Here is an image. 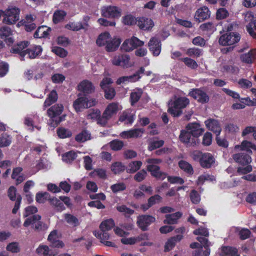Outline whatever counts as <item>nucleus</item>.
Instances as JSON below:
<instances>
[{
    "label": "nucleus",
    "instance_id": "nucleus-43",
    "mask_svg": "<svg viewBox=\"0 0 256 256\" xmlns=\"http://www.w3.org/2000/svg\"><path fill=\"white\" fill-rule=\"evenodd\" d=\"M142 94V89H138L136 91L130 94L131 104L134 106V104L138 101Z\"/></svg>",
    "mask_w": 256,
    "mask_h": 256
},
{
    "label": "nucleus",
    "instance_id": "nucleus-54",
    "mask_svg": "<svg viewBox=\"0 0 256 256\" xmlns=\"http://www.w3.org/2000/svg\"><path fill=\"white\" fill-rule=\"evenodd\" d=\"M162 198L158 194H155L150 196L148 200L149 206H152L155 204H159L162 202Z\"/></svg>",
    "mask_w": 256,
    "mask_h": 256
},
{
    "label": "nucleus",
    "instance_id": "nucleus-28",
    "mask_svg": "<svg viewBox=\"0 0 256 256\" xmlns=\"http://www.w3.org/2000/svg\"><path fill=\"white\" fill-rule=\"evenodd\" d=\"M49 202L50 204L56 210L57 212H62L65 210V206L60 200L57 198L56 197L50 198L49 199Z\"/></svg>",
    "mask_w": 256,
    "mask_h": 256
},
{
    "label": "nucleus",
    "instance_id": "nucleus-4",
    "mask_svg": "<svg viewBox=\"0 0 256 256\" xmlns=\"http://www.w3.org/2000/svg\"><path fill=\"white\" fill-rule=\"evenodd\" d=\"M97 103L95 98L88 99L85 96H80L73 103V106L76 112H80L82 109L88 108L94 106Z\"/></svg>",
    "mask_w": 256,
    "mask_h": 256
},
{
    "label": "nucleus",
    "instance_id": "nucleus-47",
    "mask_svg": "<svg viewBox=\"0 0 256 256\" xmlns=\"http://www.w3.org/2000/svg\"><path fill=\"white\" fill-rule=\"evenodd\" d=\"M110 148L115 151L120 150L124 146V142L122 140H114L109 143Z\"/></svg>",
    "mask_w": 256,
    "mask_h": 256
},
{
    "label": "nucleus",
    "instance_id": "nucleus-51",
    "mask_svg": "<svg viewBox=\"0 0 256 256\" xmlns=\"http://www.w3.org/2000/svg\"><path fill=\"white\" fill-rule=\"evenodd\" d=\"M134 76L130 75L120 77L117 80L116 83L117 84L120 85L121 84H124L126 82H136L134 78Z\"/></svg>",
    "mask_w": 256,
    "mask_h": 256
},
{
    "label": "nucleus",
    "instance_id": "nucleus-35",
    "mask_svg": "<svg viewBox=\"0 0 256 256\" xmlns=\"http://www.w3.org/2000/svg\"><path fill=\"white\" fill-rule=\"evenodd\" d=\"M142 165L141 161H134L130 162L126 170V172L130 174H133L138 170Z\"/></svg>",
    "mask_w": 256,
    "mask_h": 256
},
{
    "label": "nucleus",
    "instance_id": "nucleus-50",
    "mask_svg": "<svg viewBox=\"0 0 256 256\" xmlns=\"http://www.w3.org/2000/svg\"><path fill=\"white\" fill-rule=\"evenodd\" d=\"M181 60L185 64L186 66L192 69H195L198 66L196 62L190 58H182Z\"/></svg>",
    "mask_w": 256,
    "mask_h": 256
},
{
    "label": "nucleus",
    "instance_id": "nucleus-49",
    "mask_svg": "<svg viewBox=\"0 0 256 256\" xmlns=\"http://www.w3.org/2000/svg\"><path fill=\"white\" fill-rule=\"evenodd\" d=\"M116 210L118 212L123 213L126 217L129 216L130 215H132L134 213V210H133L126 207L125 205H122L117 206Z\"/></svg>",
    "mask_w": 256,
    "mask_h": 256
},
{
    "label": "nucleus",
    "instance_id": "nucleus-63",
    "mask_svg": "<svg viewBox=\"0 0 256 256\" xmlns=\"http://www.w3.org/2000/svg\"><path fill=\"white\" fill-rule=\"evenodd\" d=\"M136 20L130 14L126 15L123 18V22L126 25H132L136 24Z\"/></svg>",
    "mask_w": 256,
    "mask_h": 256
},
{
    "label": "nucleus",
    "instance_id": "nucleus-39",
    "mask_svg": "<svg viewBox=\"0 0 256 256\" xmlns=\"http://www.w3.org/2000/svg\"><path fill=\"white\" fill-rule=\"evenodd\" d=\"M66 13L62 10H56L53 15V22L54 24H58L64 19Z\"/></svg>",
    "mask_w": 256,
    "mask_h": 256
},
{
    "label": "nucleus",
    "instance_id": "nucleus-59",
    "mask_svg": "<svg viewBox=\"0 0 256 256\" xmlns=\"http://www.w3.org/2000/svg\"><path fill=\"white\" fill-rule=\"evenodd\" d=\"M113 82V80L110 78L105 77L100 82V86L104 90L108 88L111 87L110 84Z\"/></svg>",
    "mask_w": 256,
    "mask_h": 256
},
{
    "label": "nucleus",
    "instance_id": "nucleus-61",
    "mask_svg": "<svg viewBox=\"0 0 256 256\" xmlns=\"http://www.w3.org/2000/svg\"><path fill=\"white\" fill-rule=\"evenodd\" d=\"M6 250L12 252H20L18 244L16 242L10 243L6 246Z\"/></svg>",
    "mask_w": 256,
    "mask_h": 256
},
{
    "label": "nucleus",
    "instance_id": "nucleus-10",
    "mask_svg": "<svg viewBox=\"0 0 256 256\" xmlns=\"http://www.w3.org/2000/svg\"><path fill=\"white\" fill-rule=\"evenodd\" d=\"M156 218L150 215H141L138 217L137 224L142 231L148 230V226L154 222Z\"/></svg>",
    "mask_w": 256,
    "mask_h": 256
},
{
    "label": "nucleus",
    "instance_id": "nucleus-55",
    "mask_svg": "<svg viewBox=\"0 0 256 256\" xmlns=\"http://www.w3.org/2000/svg\"><path fill=\"white\" fill-rule=\"evenodd\" d=\"M210 248H207L206 250H204L202 248L195 250L193 253V256H209L210 254Z\"/></svg>",
    "mask_w": 256,
    "mask_h": 256
},
{
    "label": "nucleus",
    "instance_id": "nucleus-60",
    "mask_svg": "<svg viewBox=\"0 0 256 256\" xmlns=\"http://www.w3.org/2000/svg\"><path fill=\"white\" fill-rule=\"evenodd\" d=\"M164 144V142L162 140H154L152 142L149 146L148 150L150 151L155 150L156 148H159L163 146Z\"/></svg>",
    "mask_w": 256,
    "mask_h": 256
},
{
    "label": "nucleus",
    "instance_id": "nucleus-38",
    "mask_svg": "<svg viewBox=\"0 0 256 256\" xmlns=\"http://www.w3.org/2000/svg\"><path fill=\"white\" fill-rule=\"evenodd\" d=\"M64 218L66 222L72 226H76L79 224L78 219L71 214H66Z\"/></svg>",
    "mask_w": 256,
    "mask_h": 256
},
{
    "label": "nucleus",
    "instance_id": "nucleus-6",
    "mask_svg": "<svg viewBox=\"0 0 256 256\" xmlns=\"http://www.w3.org/2000/svg\"><path fill=\"white\" fill-rule=\"evenodd\" d=\"M20 10L18 8H12L4 12L2 22L6 24H13L19 20Z\"/></svg>",
    "mask_w": 256,
    "mask_h": 256
},
{
    "label": "nucleus",
    "instance_id": "nucleus-27",
    "mask_svg": "<svg viewBox=\"0 0 256 256\" xmlns=\"http://www.w3.org/2000/svg\"><path fill=\"white\" fill-rule=\"evenodd\" d=\"M235 148H240L242 150H245L248 154L252 153L250 148L256 150V146L248 140H244L240 145H236Z\"/></svg>",
    "mask_w": 256,
    "mask_h": 256
},
{
    "label": "nucleus",
    "instance_id": "nucleus-19",
    "mask_svg": "<svg viewBox=\"0 0 256 256\" xmlns=\"http://www.w3.org/2000/svg\"><path fill=\"white\" fill-rule=\"evenodd\" d=\"M147 170L151 172V174L158 179L163 180L166 176V174L162 172L158 166L154 164H148L147 166Z\"/></svg>",
    "mask_w": 256,
    "mask_h": 256
},
{
    "label": "nucleus",
    "instance_id": "nucleus-20",
    "mask_svg": "<svg viewBox=\"0 0 256 256\" xmlns=\"http://www.w3.org/2000/svg\"><path fill=\"white\" fill-rule=\"evenodd\" d=\"M12 31L10 28L7 26H2L0 27V38H6V42L8 45H10L14 42V39L12 37H9L12 35Z\"/></svg>",
    "mask_w": 256,
    "mask_h": 256
},
{
    "label": "nucleus",
    "instance_id": "nucleus-24",
    "mask_svg": "<svg viewBox=\"0 0 256 256\" xmlns=\"http://www.w3.org/2000/svg\"><path fill=\"white\" fill-rule=\"evenodd\" d=\"M42 48L40 46H34L26 49V54L30 58H35L40 55Z\"/></svg>",
    "mask_w": 256,
    "mask_h": 256
},
{
    "label": "nucleus",
    "instance_id": "nucleus-56",
    "mask_svg": "<svg viewBox=\"0 0 256 256\" xmlns=\"http://www.w3.org/2000/svg\"><path fill=\"white\" fill-rule=\"evenodd\" d=\"M147 172L144 170H142L138 172L134 176V180L138 182L142 181L146 177Z\"/></svg>",
    "mask_w": 256,
    "mask_h": 256
},
{
    "label": "nucleus",
    "instance_id": "nucleus-53",
    "mask_svg": "<svg viewBox=\"0 0 256 256\" xmlns=\"http://www.w3.org/2000/svg\"><path fill=\"white\" fill-rule=\"evenodd\" d=\"M104 92V96L108 100L112 99L116 95V91L114 88L109 87L103 90Z\"/></svg>",
    "mask_w": 256,
    "mask_h": 256
},
{
    "label": "nucleus",
    "instance_id": "nucleus-14",
    "mask_svg": "<svg viewBox=\"0 0 256 256\" xmlns=\"http://www.w3.org/2000/svg\"><path fill=\"white\" fill-rule=\"evenodd\" d=\"M28 45V42L27 41L21 42L18 43L16 45L14 46L11 50L10 52L14 54H18L20 56L21 60H24V58L26 55V50H23L24 48H26Z\"/></svg>",
    "mask_w": 256,
    "mask_h": 256
},
{
    "label": "nucleus",
    "instance_id": "nucleus-64",
    "mask_svg": "<svg viewBox=\"0 0 256 256\" xmlns=\"http://www.w3.org/2000/svg\"><path fill=\"white\" fill-rule=\"evenodd\" d=\"M110 188L114 192L116 193L125 190L126 186L124 183H118L111 186Z\"/></svg>",
    "mask_w": 256,
    "mask_h": 256
},
{
    "label": "nucleus",
    "instance_id": "nucleus-40",
    "mask_svg": "<svg viewBox=\"0 0 256 256\" xmlns=\"http://www.w3.org/2000/svg\"><path fill=\"white\" fill-rule=\"evenodd\" d=\"M77 156V152L70 151L62 155V160L66 163L72 162Z\"/></svg>",
    "mask_w": 256,
    "mask_h": 256
},
{
    "label": "nucleus",
    "instance_id": "nucleus-41",
    "mask_svg": "<svg viewBox=\"0 0 256 256\" xmlns=\"http://www.w3.org/2000/svg\"><path fill=\"white\" fill-rule=\"evenodd\" d=\"M180 168L186 173L192 174H193V168L191 164L184 160H180L178 162Z\"/></svg>",
    "mask_w": 256,
    "mask_h": 256
},
{
    "label": "nucleus",
    "instance_id": "nucleus-23",
    "mask_svg": "<svg viewBox=\"0 0 256 256\" xmlns=\"http://www.w3.org/2000/svg\"><path fill=\"white\" fill-rule=\"evenodd\" d=\"M214 162V158L210 153H204L200 164L202 168H210Z\"/></svg>",
    "mask_w": 256,
    "mask_h": 256
},
{
    "label": "nucleus",
    "instance_id": "nucleus-22",
    "mask_svg": "<svg viewBox=\"0 0 256 256\" xmlns=\"http://www.w3.org/2000/svg\"><path fill=\"white\" fill-rule=\"evenodd\" d=\"M136 24L140 28L144 30H148L152 28L154 24L153 21L150 18H140L137 20Z\"/></svg>",
    "mask_w": 256,
    "mask_h": 256
},
{
    "label": "nucleus",
    "instance_id": "nucleus-13",
    "mask_svg": "<svg viewBox=\"0 0 256 256\" xmlns=\"http://www.w3.org/2000/svg\"><path fill=\"white\" fill-rule=\"evenodd\" d=\"M130 56L128 54H122L115 56L112 60L114 65L120 66L123 68H128L130 66L129 63Z\"/></svg>",
    "mask_w": 256,
    "mask_h": 256
},
{
    "label": "nucleus",
    "instance_id": "nucleus-25",
    "mask_svg": "<svg viewBox=\"0 0 256 256\" xmlns=\"http://www.w3.org/2000/svg\"><path fill=\"white\" fill-rule=\"evenodd\" d=\"M182 214L179 212L174 214H166V219L164 220V224H174L177 223L178 220L182 216Z\"/></svg>",
    "mask_w": 256,
    "mask_h": 256
},
{
    "label": "nucleus",
    "instance_id": "nucleus-62",
    "mask_svg": "<svg viewBox=\"0 0 256 256\" xmlns=\"http://www.w3.org/2000/svg\"><path fill=\"white\" fill-rule=\"evenodd\" d=\"M228 15V12L224 8H219L216 12V18L222 20L226 18Z\"/></svg>",
    "mask_w": 256,
    "mask_h": 256
},
{
    "label": "nucleus",
    "instance_id": "nucleus-29",
    "mask_svg": "<svg viewBox=\"0 0 256 256\" xmlns=\"http://www.w3.org/2000/svg\"><path fill=\"white\" fill-rule=\"evenodd\" d=\"M118 111V105L115 103H112L108 105L103 114L105 117L110 119L114 115L116 114Z\"/></svg>",
    "mask_w": 256,
    "mask_h": 256
},
{
    "label": "nucleus",
    "instance_id": "nucleus-33",
    "mask_svg": "<svg viewBox=\"0 0 256 256\" xmlns=\"http://www.w3.org/2000/svg\"><path fill=\"white\" fill-rule=\"evenodd\" d=\"M58 94L55 90H52L46 100L44 106L46 108L54 103L58 100Z\"/></svg>",
    "mask_w": 256,
    "mask_h": 256
},
{
    "label": "nucleus",
    "instance_id": "nucleus-17",
    "mask_svg": "<svg viewBox=\"0 0 256 256\" xmlns=\"http://www.w3.org/2000/svg\"><path fill=\"white\" fill-rule=\"evenodd\" d=\"M144 132L142 128H134L126 131H124L120 134L121 137L124 138H138L141 137Z\"/></svg>",
    "mask_w": 256,
    "mask_h": 256
},
{
    "label": "nucleus",
    "instance_id": "nucleus-44",
    "mask_svg": "<svg viewBox=\"0 0 256 256\" xmlns=\"http://www.w3.org/2000/svg\"><path fill=\"white\" fill-rule=\"evenodd\" d=\"M236 248L230 246H224L221 248L222 254V256H230L236 254Z\"/></svg>",
    "mask_w": 256,
    "mask_h": 256
},
{
    "label": "nucleus",
    "instance_id": "nucleus-12",
    "mask_svg": "<svg viewBox=\"0 0 256 256\" xmlns=\"http://www.w3.org/2000/svg\"><path fill=\"white\" fill-rule=\"evenodd\" d=\"M189 94L194 98L202 104L207 103L210 100L206 93L200 89H194L190 92Z\"/></svg>",
    "mask_w": 256,
    "mask_h": 256
},
{
    "label": "nucleus",
    "instance_id": "nucleus-11",
    "mask_svg": "<svg viewBox=\"0 0 256 256\" xmlns=\"http://www.w3.org/2000/svg\"><path fill=\"white\" fill-rule=\"evenodd\" d=\"M148 46L154 56H157L160 54L162 43L158 38L156 37L152 38L148 43Z\"/></svg>",
    "mask_w": 256,
    "mask_h": 256
},
{
    "label": "nucleus",
    "instance_id": "nucleus-46",
    "mask_svg": "<svg viewBox=\"0 0 256 256\" xmlns=\"http://www.w3.org/2000/svg\"><path fill=\"white\" fill-rule=\"evenodd\" d=\"M12 142V138L6 134L2 135L0 140V147H6L10 145Z\"/></svg>",
    "mask_w": 256,
    "mask_h": 256
},
{
    "label": "nucleus",
    "instance_id": "nucleus-7",
    "mask_svg": "<svg viewBox=\"0 0 256 256\" xmlns=\"http://www.w3.org/2000/svg\"><path fill=\"white\" fill-rule=\"evenodd\" d=\"M240 39V36L239 34L227 32L220 36L219 43L222 46H230L237 43Z\"/></svg>",
    "mask_w": 256,
    "mask_h": 256
},
{
    "label": "nucleus",
    "instance_id": "nucleus-18",
    "mask_svg": "<svg viewBox=\"0 0 256 256\" xmlns=\"http://www.w3.org/2000/svg\"><path fill=\"white\" fill-rule=\"evenodd\" d=\"M78 90L82 92L84 94V96L94 92V86L88 80H84L80 82L78 85Z\"/></svg>",
    "mask_w": 256,
    "mask_h": 256
},
{
    "label": "nucleus",
    "instance_id": "nucleus-31",
    "mask_svg": "<svg viewBox=\"0 0 256 256\" xmlns=\"http://www.w3.org/2000/svg\"><path fill=\"white\" fill-rule=\"evenodd\" d=\"M120 40L119 38H114L112 40L110 39L106 45V48L108 52H114L119 46L120 44Z\"/></svg>",
    "mask_w": 256,
    "mask_h": 256
},
{
    "label": "nucleus",
    "instance_id": "nucleus-52",
    "mask_svg": "<svg viewBox=\"0 0 256 256\" xmlns=\"http://www.w3.org/2000/svg\"><path fill=\"white\" fill-rule=\"evenodd\" d=\"M52 51L56 54L61 58H64L68 54L67 51L64 48H62L60 47H54Z\"/></svg>",
    "mask_w": 256,
    "mask_h": 256
},
{
    "label": "nucleus",
    "instance_id": "nucleus-42",
    "mask_svg": "<svg viewBox=\"0 0 256 256\" xmlns=\"http://www.w3.org/2000/svg\"><path fill=\"white\" fill-rule=\"evenodd\" d=\"M50 198V194L47 192H38L36 194V200L38 203L43 204L46 200L49 202Z\"/></svg>",
    "mask_w": 256,
    "mask_h": 256
},
{
    "label": "nucleus",
    "instance_id": "nucleus-58",
    "mask_svg": "<svg viewBox=\"0 0 256 256\" xmlns=\"http://www.w3.org/2000/svg\"><path fill=\"white\" fill-rule=\"evenodd\" d=\"M187 54L190 56L199 57L202 55V50L198 48H190L188 50Z\"/></svg>",
    "mask_w": 256,
    "mask_h": 256
},
{
    "label": "nucleus",
    "instance_id": "nucleus-3",
    "mask_svg": "<svg viewBox=\"0 0 256 256\" xmlns=\"http://www.w3.org/2000/svg\"><path fill=\"white\" fill-rule=\"evenodd\" d=\"M63 106L61 104H56L47 110L48 115L50 118V125L55 128L62 121L65 120L66 115L59 116L63 110Z\"/></svg>",
    "mask_w": 256,
    "mask_h": 256
},
{
    "label": "nucleus",
    "instance_id": "nucleus-45",
    "mask_svg": "<svg viewBox=\"0 0 256 256\" xmlns=\"http://www.w3.org/2000/svg\"><path fill=\"white\" fill-rule=\"evenodd\" d=\"M58 136L62 138H70L72 135L71 131L64 128H60L57 130Z\"/></svg>",
    "mask_w": 256,
    "mask_h": 256
},
{
    "label": "nucleus",
    "instance_id": "nucleus-1",
    "mask_svg": "<svg viewBox=\"0 0 256 256\" xmlns=\"http://www.w3.org/2000/svg\"><path fill=\"white\" fill-rule=\"evenodd\" d=\"M186 130H182L179 136L180 140L188 146H194L199 143L198 136L202 134L204 129L196 122L189 123L186 126Z\"/></svg>",
    "mask_w": 256,
    "mask_h": 256
},
{
    "label": "nucleus",
    "instance_id": "nucleus-48",
    "mask_svg": "<svg viewBox=\"0 0 256 256\" xmlns=\"http://www.w3.org/2000/svg\"><path fill=\"white\" fill-rule=\"evenodd\" d=\"M65 28L68 30H72L73 31H78L84 28L82 26V22H70L66 25Z\"/></svg>",
    "mask_w": 256,
    "mask_h": 256
},
{
    "label": "nucleus",
    "instance_id": "nucleus-26",
    "mask_svg": "<svg viewBox=\"0 0 256 256\" xmlns=\"http://www.w3.org/2000/svg\"><path fill=\"white\" fill-rule=\"evenodd\" d=\"M182 237V235L178 234L168 239L165 244L164 251L168 252L171 250L175 246L176 242H180Z\"/></svg>",
    "mask_w": 256,
    "mask_h": 256
},
{
    "label": "nucleus",
    "instance_id": "nucleus-15",
    "mask_svg": "<svg viewBox=\"0 0 256 256\" xmlns=\"http://www.w3.org/2000/svg\"><path fill=\"white\" fill-rule=\"evenodd\" d=\"M206 128L213 132L216 135H220L222 128L218 120L208 118L204 122Z\"/></svg>",
    "mask_w": 256,
    "mask_h": 256
},
{
    "label": "nucleus",
    "instance_id": "nucleus-2",
    "mask_svg": "<svg viewBox=\"0 0 256 256\" xmlns=\"http://www.w3.org/2000/svg\"><path fill=\"white\" fill-rule=\"evenodd\" d=\"M189 103V100L186 97L176 98L168 102V112L174 117H178Z\"/></svg>",
    "mask_w": 256,
    "mask_h": 256
},
{
    "label": "nucleus",
    "instance_id": "nucleus-32",
    "mask_svg": "<svg viewBox=\"0 0 256 256\" xmlns=\"http://www.w3.org/2000/svg\"><path fill=\"white\" fill-rule=\"evenodd\" d=\"M91 138V134L89 131L86 130H82V132L77 134L75 140L78 142H83Z\"/></svg>",
    "mask_w": 256,
    "mask_h": 256
},
{
    "label": "nucleus",
    "instance_id": "nucleus-34",
    "mask_svg": "<svg viewBox=\"0 0 256 256\" xmlns=\"http://www.w3.org/2000/svg\"><path fill=\"white\" fill-rule=\"evenodd\" d=\"M110 38V34L108 32H104L103 34H101L98 36L96 40V43L100 46H103L106 44V45Z\"/></svg>",
    "mask_w": 256,
    "mask_h": 256
},
{
    "label": "nucleus",
    "instance_id": "nucleus-36",
    "mask_svg": "<svg viewBox=\"0 0 256 256\" xmlns=\"http://www.w3.org/2000/svg\"><path fill=\"white\" fill-rule=\"evenodd\" d=\"M126 169V166L119 162L113 163L111 166V170L115 174L123 172Z\"/></svg>",
    "mask_w": 256,
    "mask_h": 256
},
{
    "label": "nucleus",
    "instance_id": "nucleus-37",
    "mask_svg": "<svg viewBox=\"0 0 256 256\" xmlns=\"http://www.w3.org/2000/svg\"><path fill=\"white\" fill-rule=\"evenodd\" d=\"M114 222L112 219H108L102 222L100 226V231H108L114 226Z\"/></svg>",
    "mask_w": 256,
    "mask_h": 256
},
{
    "label": "nucleus",
    "instance_id": "nucleus-30",
    "mask_svg": "<svg viewBox=\"0 0 256 256\" xmlns=\"http://www.w3.org/2000/svg\"><path fill=\"white\" fill-rule=\"evenodd\" d=\"M51 30L50 28L42 26L38 27L35 32L34 36L35 38H42L46 37L48 35V32Z\"/></svg>",
    "mask_w": 256,
    "mask_h": 256
},
{
    "label": "nucleus",
    "instance_id": "nucleus-57",
    "mask_svg": "<svg viewBox=\"0 0 256 256\" xmlns=\"http://www.w3.org/2000/svg\"><path fill=\"white\" fill-rule=\"evenodd\" d=\"M190 198L193 204H198L200 202V196L196 190H194L191 192L190 193Z\"/></svg>",
    "mask_w": 256,
    "mask_h": 256
},
{
    "label": "nucleus",
    "instance_id": "nucleus-5",
    "mask_svg": "<svg viewBox=\"0 0 256 256\" xmlns=\"http://www.w3.org/2000/svg\"><path fill=\"white\" fill-rule=\"evenodd\" d=\"M40 216L38 214L32 215L28 216L24 223V226L28 227L32 225V228L36 231H41L46 228V226L45 224L41 222Z\"/></svg>",
    "mask_w": 256,
    "mask_h": 256
},
{
    "label": "nucleus",
    "instance_id": "nucleus-9",
    "mask_svg": "<svg viewBox=\"0 0 256 256\" xmlns=\"http://www.w3.org/2000/svg\"><path fill=\"white\" fill-rule=\"evenodd\" d=\"M101 14L106 18H118L121 16V10L114 6H104L101 8Z\"/></svg>",
    "mask_w": 256,
    "mask_h": 256
},
{
    "label": "nucleus",
    "instance_id": "nucleus-16",
    "mask_svg": "<svg viewBox=\"0 0 256 256\" xmlns=\"http://www.w3.org/2000/svg\"><path fill=\"white\" fill-rule=\"evenodd\" d=\"M232 158L236 162L242 166H246L252 162V159L248 154L244 152L234 154Z\"/></svg>",
    "mask_w": 256,
    "mask_h": 256
},
{
    "label": "nucleus",
    "instance_id": "nucleus-8",
    "mask_svg": "<svg viewBox=\"0 0 256 256\" xmlns=\"http://www.w3.org/2000/svg\"><path fill=\"white\" fill-rule=\"evenodd\" d=\"M144 42L140 40L136 36H132L130 38L126 40L121 46V49L126 52L132 50L138 46H142Z\"/></svg>",
    "mask_w": 256,
    "mask_h": 256
},
{
    "label": "nucleus",
    "instance_id": "nucleus-21",
    "mask_svg": "<svg viewBox=\"0 0 256 256\" xmlns=\"http://www.w3.org/2000/svg\"><path fill=\"white\" fill-rule=\"evenodd\" d=\"M210 14L208 8L207 7L204 6L196 11L194 18L200 22L210 18Z\"/></svg>",
    "mask_w": 256,
    "mask_h": 256
}]
</instances>
